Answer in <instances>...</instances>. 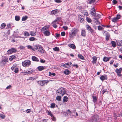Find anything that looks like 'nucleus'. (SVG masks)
Listing matches in <instances>:
<instances>
[{
    "label": "nucleus",
    "mask_w": 122,
    "mask_h": 122,
    "mask_svg": "<svg viewBox=\"0 0 122 122\" xmlns=\"http://www.w3.org/2000/svg\"><path fill=\"white\" fill-rule=\"evenodd\" d=\"M6 26V24L4 23H3L1 24V28L2 29L5 28Z\"/></svg>",
    "instance_id": "4c0bfd02"
},
{
    "label": "nucleus",
    "mask_w": 122,
    "mask_h": 122,
    "mask_svg": "<svg viewBox=\"0 0 122 122\" xmlns=\"http://www.w3.org/2000/svg\"><path fill=\"white\" fill-rule=\"evenodd\" d=\"M69 46L73 49H75L76 48V46L75 45L73 44H69L68 45Z\"/></svg>",
    "instance_id": "5701e85b"
},
{
    "label": "nucleus",
    "mask_w": 122,
    "mask_h": 122,
    "mask_svg": "<svg viewBox=\"0 0 122 122\" xmlns=\"http://www.w3.org/2000/svg\"><path fill=\"white\" fill-rule=\"evenodd\" d=\"M68 100V98L66 96H65L64 97L63 100V103L67 102Z\"/></svg>",
    "instance_id": "a211bd4d"
},
{
    "label": "nucleus",
    "mask_w": 122,
    "mask_h": 122,
    "mask_svg": "<svg viewBox=\"0 0 122 122\" xmlns=\"http://www.w3.org/2000/svg\"><path fill=\"white\" fill-rule=\"evenodd\" d=\"M36 31L33 32L32 31H30V34L32 36H35L36 34Z\"/></svg>",
    "instance_id": "7c9ffc66"
},
{
    "label": "nucleus",
    "mask_w": 122,
    "mask_h": 122,
    "mask_svg": "<svg viewBox=\"0 0 122 122\" xmlns=\"http://www.w3.org/2000/svg\"><path fill=\"white\" fill-rule=\"evenodd\" d=\"M51 117V119L53 121H56V118L53 116V115Z\"/></svg>",
    "instance_id": "4d7b16f0"
},
{
    "label": "nucleus",
    "mask_w": 122,
    "mask_h": 122,
    "mask_svg": "<svg viewBox=\"0 0 122 122\" xmlns=\"http://www.w3.org/2000/svg\"><path fill=\"white\" fill-rule=\"evenodd\" d=\"M71 113V112L69 109L66 112H64V113L66 115H70Z\"/></svg>",
    "instance_id": "e433bc0d"
},
{
    "label": "nucleus",
    "mask_w": 122,
    "mask_h": 122,
    "mask_svg": "<svg viewBox=\"0 0 122 122\" xmlns=\"http://www.w3.org/2000/svg\"><path fill=\"white\" fill-rule=\"evenodd\" d=\"M7 26L8 28H11V25L10 24H7Z\"/></svg>",
    "instance_id": "680f3d73"
},
{
    "label": "nucleus",
    "mask_w": 122,
    "mask_h": 122,
    "mask_svg": "<svg viewBox=\"0 0 122 122\" xmlns=\"http://www.w3.org/2000/svg\"><path fill=\"white\" fill-rule=\"evenodd\" d=\"M118 46H122V40H121L118 43Z\"/></svg>",
    "instance_id": "8fccbe9b"
},
{
    "label": "nucleus",
    "mask_w": 122,
    "mask_h": 122,
    "mask_svg": "<svg viewBox=\"0 0 122 122\" xmlns=\"http://www.w3.org/2000/svg\"><path fill=\"white\" fill-rule=\"evenodd\" d=\"M79 32V30L77 28L72 29L69 33V36L70 38H73L74 36L76 35Z\"/></svg>",
    "instance_id": "f257e3e1"
},
{
    "label": "nucleus",
    "mask_w": 122,
    "mask_h": 122,
    "mask_svg": "<svg viewBox=\"0 0 122 122\" xmlns=\"http://www.w3.org/2000/svg\"><path fill=\"white\" fill-rule=\"evenodd\" d=\"M110 36V34L108 33H107L106 34V40L108 41L109 39Z\"/></svg>",
    "instance_id": "72a5a7b5"
},
{
    "label": "nucleus",
    "mask_w": 122,
    "mask_h": 122,
    "mask_svg": "<svg viewBox=\"0 0 122 122\" xmlns=\"http://www.w3.org/2000/svg\"><path fill=\"white\" fill-rule=\"evenodd\" d=\"M45 66H40L37 67V68L39 71H41L44 69Z\"/></svg>",
    "instance_id": "4be33fe9"
},
{
    "label": "nucleus",
    "mask_w": 122,
    "mask_h": 122,
    "mask_svg": "<svg viewBox=\"0 0 122 122\" xmlns=\"http://www.w3.org/2000/svg\"><path fill=\"white\" fill-rule=\"evenodd\" d=\"M0 117L2 119H3L5 118V116L3 114H0Z\"/></svg>",
    "instance_id": "c9c22d12"
},
{
    "label": "nucleus",
    "mask_w": 122,
    "mask_h": 122,
    "mask_svg": "<svg viewBox=\"0 0 122 122\" xmlns=\"http://www.w3.org/2000/svg\"><path fill=\"white\" fill-rule=\"evenodd\" d=\"M81 35L83 37H85L86 36V32L85 30L83 29H81Z\"/></svg>",
    "instance_id": "f8f14e48"
},
{
    "label": "nucleus",
    "mask_w": 122,
    "mask_h": 122,
    "mask_svg": "<svg viewBox=\"0 0 122 122\" xmlns=\"http://www.w3.org/2000/svg\"><path fill=\"white\" fill-rule=\"evenodd\" d=\"M99 120V116L95 115L92 117L91 119L88 120V122H98Z\"/></svg>",
    "instance_id": "39448f33"
},
{
    "label": "nucleus",
    "mask_w": 122,
    "mask_h": 122,
    "mask_svg": "<svg viewBox=\"0 0 122 122\" xmlns=\"http://www.w3.org/2000/svg\"><path fill=\"white\" fill-rule=\"evenodd\" d=\"M60 35L59 34L56 33V34H55V36L56 37H60Z\"/></svg>",
    "instance_id": "e2e57ef3"
},
{
    "label": "nucleus",
    "mask_w": 122,
    "mask_h": 122,
    "mask_svg": "<svg viewBox=\"0 0 122 122\" xmlns=\"http://www.w3.org/2000/svg\"><path fill=\"white\" fill-rule=\"evenodd\" d=\"M93 20L96 25H97L100 24V23L99 22V20L97 18H96V17H94L93 18Z\"/></svg>",
    "instance_id": "2eb2a0df"
},
{
    "label": "nucleus",
    "mask_w": 122,
    "mask_h": 122,
    "mask_svg": "<svg viewBox=\"0 0 122 122\" xmlns=\"http://www.w3.org/2000/svg\"><path fill=\"white\" fill-rule=\"evenodd\" d=\"M45 62V61L43 59H41L40 60V62H41V63H44V62Z\"/></svg>",
    "instance_id": "774afa93"
},
{
    "label": "nucleus",
    "mask_w": 122,
    "mask_h": 122,
    "mask_svg": "<svg viewBox=\"0 0 122 122\" xmlns=\"http://www.w3.org/2000/svg\"><path fill=\"white\" fill-rule=\"evenodd\" d=\"M18 71L19 70L18 69V68L17 67L15 68L14 70V72L15 73H18Z\"/></svg>",
    "instance_id": "de8ad7c7"
},
{
    "label": "nucleus",
    "mask_w": 122,
    "mask_h": 122,
    "mask_svg": "<svg viewBox=\"0 0 122 122\" xmlns=\"http://www.w3.org/2000/svg\"><path fill=\"white\" fill-rule=\"evenodd\" d=\"M17 65L16 64H13V66L11 68V69L12 70H13L16 67Z\"/></svg>",
    "instance_id": "09e8293b"
},
{
    "label": "nucleus",
    "mask_w": 122,
    "mask_h": 122,
    "mask_svg": "<svg viewBox=\"0 0 122 122\" xmlns=\"http://www.w3.org/2000/svg\"><path fill=\"white\" fill-rule=\"evenodd\" d=\"M69 62L66 63L63 65V67L64 68H68L69 67Z\"/></svg>",
    "instance_id": "c756f323"
},
{
    "label": "nucleus",
    "mask_w": 122,
    "mask_h": 122,
    "mask_svg": "<svg viewBox=\"0 0 122 122\" xmlns=\"http://www.w3.org/2000/svg\"><path fill=\"white\" fill-rule=\"evenodd\" d=\"M32 59L34 61L37 62L39 61L38 59L35 56H32Z\"/></svg>",
    "instance_id": "a878e982"
},
{
    "label": "nucleus",
    "mask_w": 122,
    "mask_h": 122,
    "mask_svg": "<svg viewBox=\"0 0 122 122\" xmlns=\"http://www.w3.org/2000/svg\"><path fill=\"white\" fill-rule=\"evenodd\" d=\"M33 71V70L32 69H30L29 70L26 71L25 72H23V74L25 75H27L29 74H31Z\"/></svg>",
    "instance_id": "9b49d317"
},
{
    "label": "nucleus",
    "mask_w": 122,
    "mask_h": 122,
    "mask_svg": "<svg viewBox=\"0 0 122 122\" xmlns=\"http://www.w3.org/2000/svg\"><path fill=\"white\" fill-rule=\"evenodd\" d=\"M53 50L55 51H58L59 50V48L58 47H55L53 48Z\"/></svg>",
    "instance_id": "5fc2aeb1"
},
{
    "label": "nucleus",
    "mask_w": 122,
    "mask_h": 122,
    "mask_svg": "<svg viewBox=\"0 0 122 122\" xmlns=\"http://www.w3.org/2000/svg\"><path fill=\"white\" fill-rule=\"evenodd\" d=\"M86 19L87 21L89 23H91L92 21V20L91 19L88 17H87L86 18Z\"/></svg>",
    "instance_id": "79ce46f5"
},
{
    "label": "nucleus",
    "mask_w": 122,
    "mask_h": 122,
    "mask_svg": "<svg viewBox=\"0 0 122 122\" xmlns=\"http://www.w3.org/2000/svg\"><path fill=\"white\" fill-rule=\"evenodd\" d=\"M24 35L25 36L27 37L29 36L30 34L28 32L25 31L24 33Z\"/></svg>",
    "instance_id": "bb28decb"
},
{
    "label": "nucleus",
    "mask_w": 122,
    "mask_h": 122,
    "mask_svg": "<svg viewBox=\"0 0 122 122\" xmlns=\"http://www.w3.org/2000/svg\"><path fill=\"white\" fill-rule=\"evenodd\" d=\"M47 113H48V115L51 116H52L53 115V114L51 112V111H47Z\"/></svg>",
    "instance_id": "49530a36"
},
{
    "label": "nucleus",
    "mask_w": 122,
    "mask_h": 122,
    "mask_svg": "<svg viewBox=\"0 0 122 122\" xmlns=\"http://www.w3.org/2000/svg\"><path fill=\"white\" fill-rule=\"evenodd\" d=\"M26 111L27 113H30L31 112V111L30 109H28L26 110Z\"/></svg>",
    "instance_id": "0e129e2a"
},
{
    "label": "nucleus",
    "mask_w": 122,
    "mask_h": 122,
    "mask_svg": "<svg viewBox=\"0 0 122 122\" xmlns=\"http://www.w3.org/2000/svg\"><path fill=\"white\" fill-rule=\"evenodd\" d=\"M33 47H35V50H37L39 52L43 53H44V51L43 49L42 46L39 44L35 45L33 46Z\"/></svg>",
    "instance_id": "7ed1b4c3"
},
{
    "label": "nucleus",
    "mask_w": 122,
    "mask_h": 122,
    "mask_svg": "<svg viewBox=\"0 0 122 122\" xmlns=\"http://www.w3.org/2000/svg\"><path fill=\"white\" fill-rule=\"evenodd\" d=\"M98 30H102L103 28L102 27H101V26H98Z\"/></svg>",
    "instance_id": "13d9d810"
},
{
    "label": "nucleus",
    "mask_w": 122,
    "mask_h": 122,
    "mask_svg": "<svg viewBox=\"0 0 122 122\" xmlns=\"http://www.w3.org/2000/svg\"><path fill=\"white\" fill-rule=\"evenodd\" d=\"M111 43L112 44V46L114 47H115L116 46L115 42L114 41H111Z\"/></svg>",
    "instance_id": "473e14b6"
},
{
    "label": "nucleus",
    "mask_w": 122,
    "mask_h": 122,
    "mask_svg": "<svg viewBox=\"0 0 122 122\" xmlns=\"http://www.w3.org/2000/svg\"><path fill=\"white\" fill-rule=\"evenodd\" d=\"M64 73L66 75H68L71 73V72L67 69H66L64 71Z\"/></svg>",
    "instance_id": "412c9836"
},
{
    "label": "nucleus",
    "mask_w": 122,
    "mask_h": 122,
    "mask_svg": "<svg viewBox=\"0 0 122 122\" xmlns=\"http://www.w3.org/2000/svg\"><path fill=\"white\" fill-rule=\"evenodd\" d=\"M92 97H93V102L94 103V104L95 105V104H96L97 99L96 97V96H93Z\"/></svg>",
    "instance_id": "b1692460"
},
{
    "label": "nucleus",
    "mask_w": 122,
    "mask_h": 122,
    "mask_svg": "<svg viewBox=\"0 0 122 122\" xmlns=\"http://www.w3.org/2000/svg\"><path fill=\"white\" fill-rule=\"evenodd\" d=\"M28 17L27 16H23L22 19V21H25L28 18Z\"/></svg>",
    "instance_id": "2f4dec72"
},
{
    "label": "nucleus",
    "mask_w": 122,
    "mask_h": 122,
    "mask_svg": "<svg viewBox=\"0 0 122 122\" xmlns=\"http://www.w3.org/2000/svg\"><path fill=\"white\" fill-rule=\"evenodd\" d=\"M31 61L29 60H26L22 62V65L24 67L28 66L31 64Z\"/></svg>",
    "instance_id": "0eeeda50"
},
{
    "label": "nucleus",
    "mask_w": 122,
    "mask_h": 122,
    "mask_svg": "<svg viewBox=\"0 0 122 122\" xmlns=\"http://www.w3.org/2000/svg\"><path fill=\"white\" fill-rule=\"evenodd\" d=\"M63 28L65 30H66L68 29V27L65 26H63Z\"/></svg>",
    "instance_id": "69168bd1"
},
{
    "label": "nucleus",
    "mask_w": 122,
    "mask_h": 122,
    "mask_svg": "<svg viewBox=\"0 0 122 122\" xmlns=\"http://www.w3.org/2000/svg\"><path fill=\"white\" fill-rule=\"evenodd\" d=\"M16 56H15L12 55L9 58V60L10 61H12L13 59H15Z\"/></svg>",
    "instance_id": "c85d7f7f"
},
{
    "label": "nucleus",
    "mask_w": 122,
    "mask_h": 122,
    "mask_svg": "<svg viewBox=\"0 0 122 122\" xmlns=\"http://www.w3.org/2000/svg\"><path fill=\"white\" fill-rule=\"evenodd\" d=\"M61 96H61L58 95L56 97V99L58 101H61Z\"/></svg>",
    "instance_id": "ea45409f"
},
{
    "label": "nucleus",
    "mask_w": 122,
    "mask_h": 122,
    "mask_svg": "<svg viewBox=\"0 0 122 122\" xmlns=\"http://www.w3.org/2000/svg\"><path fill=\"white\" fill-rule=\"evenodd\" d=\"M58 23L54 20L52 22L53 26L55 28H56L57 27V24Z\"/></svg>",
    "instance_id": "6ab92c4d"
},
{
    "label": "nucleus",
    "mask_w": 122,
    "mask_h": 122,
    "mask_svg": "<svg viewBox=\"0 0 122 122\" xmlns=\"http://www.w3.org/2000/svg\"><path fill=\"white\" fill-rule=\"evenodd\" d=\"M93 61L92 63L93 64H95L96 63V61L97 60V58L96 56H94L93 57Z\"/></svg>",
    "instance_id": "cd10ccee"
},
{
    "label": "nucleus",
    "mask_w": 122,
    "mask_h": 122,
    "mask_svg": "<svg viewBox=\"0 0 122 122\" xmlns=\"http://www.w3.org/2000/svg\"><path fill=\"white\" fill-rule=\"evenodd\" d=\"M41 31L44 35L46 36H48L50 35V33L48 30V28L45 26L41 29Z\"/></svg>",
    "instance_id": "20e7f679"
},
{
    "label": "nucleus",
    "mask_w": 122,
    "mask_h": 122,
    "mask_svg": "<svg viewBox=\"0 0 122 122\" xmlns=\"http://www.w3.org/2000/svg\"><path fill=\"white\" fill-rule=\"evenodd\" d=\"M96 0H90L89 1V3L92 4L94 3L96 1Z\"/></svg>",
    "instance_id": "a18cd8bd"
},
{
    "label": "nucleus",
    "mask_w": 122,
    "mask_h": 122,
    "mask_svg": "<svg viewBox=\"0 0 122 122\" xmlns=\"http://www.w3.org/2000/svg\"><path fill=\"white\" fill-rule=\"evenodd\" d=\"M96 16H95V17H96V18H97L98 19L99 18L101 17V15L100 14H96Z\"/></svg>",
    "instance_id": "c03bdc74"
},
{
    "label": "nucleus",
    "mask_w": 122,
    "mask_h": 122,
    "mask_svg": "<svg viewBox=\"0 0 122 122\" xmlns=\"http://www.w3.org/2000/svg\"><path fill=\"white\" fill-rule=\"evenodd\" d=\"M55 103H52L50 106V107L51 108H54L55 107Z\"/></svg>",
    "instance_id": "864d4df0"
},
{
    "label": "nucleus",
    "mask_w": 122,
    "mask_h": 122,
    "mask_svg": "<svg viewBox=\"0 0 122 122\" xmlns=\"http://www.w3.org/2000/svg\"><path fill=\"white\" fill-rule=\"evenodd\" d=\"M54 2L56 3H60L61 2V0H54Z\"/></svg>",
    "instance_id": "bf43d9fd"
},
{
    "label": "nucleus",
    "mask_w": 122,
    "mask_h": 122,
    "mask_svg": "<svg viewBox=\"0 0 122 122\" xmlns=\"http://www.w3.org/2000/svg\"><path fill=\"white\" fill-rule=\"evenodd\" d=\"M122 68H120L119 69H117L116 70V72L117 73L118 76H121V72Z\"/></svg>",
    "instance_id": "ddd939ff"
},
{
    "label": "nucleus",
    "mask_w": 122,
    "mask_h": 122,
    "mask_svg": "<svg viewBox=\"0 0 122 122\" xmlns=\"http://www.w3.org/2000/svg\"><path fill=\"white\" fill-rule=\"evenodd\" d=\"M49 81L48 80L39 81H38L37 83L39 85L41 86H43L45 83L47 84Z\"/></svg>",
    "instance_id": "6e6552de"
},
{
    "label": "nucleus",
    "mask_w": 122,
    "mask_h": 122,
    "mask_svg": "<svg viewBox=\"0 0 122 122\" xmlns=\"http://www.w3.org/2000/svg\"><path fill=\"white\" fill-rule=\"evenodd\" d=\"M56 93L57 95L63 96L66 93V89L63 87L60 88L57 90Z\"/></svg>",
    "instance_id": "f03ea898"
},
{
    "label": "nucleus",
    "mask_w": 122,
    "mask_h": 122,
    "mask_svg": "<svg viewBox=\"0 0 122 122\" xmlns=\"http://www.w3.org/2000/svg\"><path fill=\"white\" fill-rule=\"evenodd\" d=\"M35 39L34 37H32L30 38L29 40L30 41H34Z\"/></svg>",
    "instance_id": "3c124183"
},
{
    "label": "nucleus",
    "mask_w": 122,
    "mask_h": 122,
    "mask_svg": "<svg viewBox=\"0 0 122 122\" xmlns=\"http://www.w3.org/2000/svg\"><path fill=\"white\" fill-rule=\"evenodd\" d=\"M11 88V86L10 85H9L6 87V89H10Z\"/></svg>",
    "instance_id": "338daca9"
},
{
    "label": "nucleus",
    "mask_w": 122,
    "mask_h": 122,
    "mask_svg": "<svg viewBox=\"0 0 122 122\" xmlns=\"http://www.w3.org/2000/svg\"><path fill=\"white\" fill-rule=\"evenodd\" d=\"M58 12L59 11L57 9L54 10L51 12V14L55 15V14L58 13Z\"/></svg>",
    "instance_id": "f3484780"
},
{
    "label": "nucleus",
    "mask_w": 122,
    "mask_h": 122,
    "mask_svg": "<svg viewBox=\"0 0 122 122\" xmlns=\"http://www.w3.org/2000/svg\"><path fill=\"white\" fill-rule=\"evenodd\" d=\"M79 20H80V22L81 23L84 21V19L82 18H79Z\"/></svg>",
    "instance_id": "052dcab7"
},
{
    "label": "nucleus",
    "mask_w": 122,
    "mask_h": 122,
    "mask_svg": "<svg viewBox=\"0 0 122 122\" xmlns=\"http://www.w3.org/2000/svg\"><path fill=\"white\" fill-rule=\"evenodd\" d=\"M100 79L102 81L107 79V76L106 75H102L100 77Z\"/></svg>",
    "instance_id": "4468645a"
},
{
    "label": "nucleus",
    "mask_w": 122,
    "mask_h": 122,
    "mask_svg": "<svg viewBox=\"0 0 122 122\" xmlns=\"http://www.w3.org/2000/svg\"><path fill=\"white\" fill-rule=\"evenodd\" d=\"M61 18L60 17H57L56 19L54 20L55 21L57 22L58 23L59 21L61 20Z\"/></svg>",
    "instance_id": "58836bf2"
},
{
    "label": "nucleus",
    "mask_w": 122,
    "mask_h": 122,
    "mask_svg": "<svg viewBox=\"0 0 122 122\" xmlns=\"http://www.w3.org/2000/svg\"><path fill=\"white\" fill-rule=\"evenodd\" d=\"M91 14L93 16H96V12L95 9L94 8L92 9L91 11Z\"/></svg>",
    "instance_id": "dca6fc26"
},
{
    "label": "nucleus",
    "mask_w": 122,
    "mask_h": 122,
    "mask_svg": "<svg viewBox=\"0 0 122 122\" xmlns=\"http://www.w3.org/2000/svg\"><path fill=\"white\" fill-rule=\"evenodd\" d=\"M27 47L28 49H31L33 51H35V47H33V46H32L30 45H28L27 46Z\"/></svg>",
    "instance_id": "aec40b11"
},
{
    "label": "nucleus",
    "mask_w": 122,
    "mask_h": 122,
    "mask_svg": "<svg viewBox=\"0 0 122 122\" xmlns=\"http://www.w3.org/2000/svg\"><path fill=\"white\" fill-rule=\"evenodd\" d=\"M120 17L121 16L119 14H117V15L116 17H115V18H116L118 20L120 18Z\"/></svg>",
    "instance_id": "6e6d98bb"
},
{
    "label": "nucleus",
    "mask_w": 122,
    "mask_h": 122,
    "mask_svg": "<svg viewBox=\"0 0 122 122\" xmlns=\"http://www.w3.org/2000/svg\"><path fill=\"white\" fill-rule=\"evenodd\" d=\"M112 21L113 22H116L117 20L116 18L115 17H114L113 18H112L111 19Z\"/></svg>",
    "instance_id": "37998d69"
},
{
    "label": "nucleus",
    "mask_w": 122,
    "mask_h": 122,
    "mask_svg": "<svg viewBox=\"0 0 122 122\" xmlns=\"http://www.w3.org/2000/svg\"><path fill=\"white\" fill-rule=\"evenodd\" d=\"M17 51V50L16 49L12 48L9 50L7 52L8 54H10L13 53H15Z\"/></svg>",
    "instance_id": "1a4fd4ad"
},
{
    "label": "nucleus",
    "mask_w": 122,
    "mask_h": 122,
    "mask_svg": "<svg viewBox=\"0 0 122 122\" xmlns=\"http://www.w3.org/2000/svg\"><path fill=\"white\" fill-rule=\"evenodd\" d=\"M86 29L88 31H90L91 33H92L94 32V30L89 25H86Z\"/></svg>",
    "instance_id": "9d476101"
},
{
    "label": "nucleus",
    "mask_w": 122,
    "mask_h": 122,
    "mask_svg": "<svg viewBox=\"0 0 122 122\" xmlns=\"http://www.w3.org/2000/svg\"><path fill=\"white\" fill-rule=\"evenodd\" d=\"M78 57L82 60H84V58L83 56L81 54H78Z\"/></svg>",
    "instance_id": "f704fd0d"
},
{
    "label": "nucleus",
    "mask_w": 122,
    "mask_h": 122,
    "mask_svg": "<svg viewBox=\"0 0 122 122\" xmlns=\"http://www.w3.org/2000/svg\"><path fill=\"white\" fill-rule=\"evenodd\" d=\"M111 57H104L103 59L104 61L107 62L109 61Z\"/></svg>",
    "instance_id": "393cba45"
},
{
    "label": "nucleus",
    "mask_w": 122,
    "mask_h": 122,
    "mask_svg": "<svg viewBox=\"0 0 122 122\" xmlns=\"http://www.w3.org/2000/svg\"><path fill=\"white\" fill-rule=\"evenodd\" d=\"M15 18L16 21H18L20 20V17L19 16H15Z\"/></svg>",
    "instance_id": "a19ab883"
},
{
    "label": "nucleus",
    "mask_w": 122,
    "mask_h": 122,
    "mask_svg": "<svg viewBox=\"0 0 122 122\" xmlns=\"http://www.w3.org/2000/svg\"><path fill=\"white\" fill-rule=\"evenodd\" d=\"M8 58L6 57H4L2 58L0 63L2 66H4L8 62Z\"/></svg>",
    "instance_id": "423d86ee"
},
{
    "label": "nucleus",
    "mask_w": 122,
    "mask_h": 122,
    "mask_svg": "<svg viewBox=\"0 0 122 122\" xmlns=\"http://www.w3.org/2000/svg\"><path fill=\"white\" fill-rule=\"evenodd\" d=\"M49 76H55L56 75L55 73H51L50 72H49Z\"/></svg>",
    "instance_id": "603ef678"
}]
</instances>
